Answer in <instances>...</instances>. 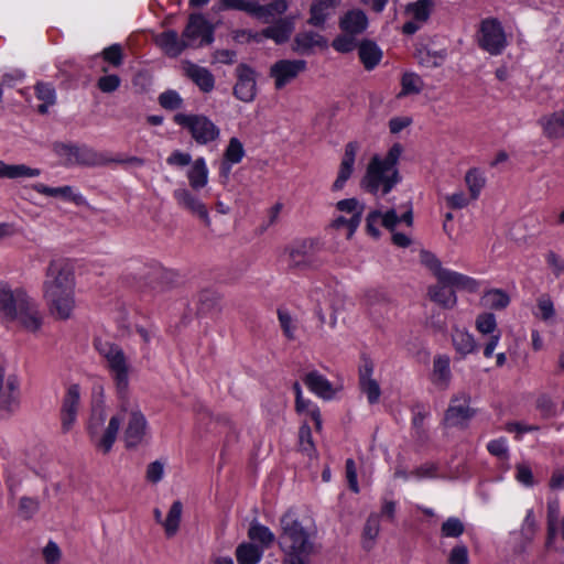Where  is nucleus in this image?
Segmentation results:
<instances>
[{"label":"nucleus","instance_id":"54","mask_svg":"<svg viewBox=\"0 0 564 564\" xmlns=\"http://www.w3.org/2000/svg\"><path fill=\"white\" fill-rule=\"evenodd\" d=\"M159 105L165 110L174 111L183 108L184 100L181 95L173 89H167L159 95Z\"/></svg>","mask_w":564,"mask_h":564},{"label":"nucleus","instance_id":"49","mask_svg":"<svg viewBox=\"0 0 564 564\" xmlns=\"http://www.w3.org/2000/svg\"><path fill=\"white\" fill-rule=\"evenodd\" d=\"M481 300L486 307L492 310H503L510 303L509 295L500 289H492L487 291Z\"/></svg>","mask_w":564,"mask_h":564},{"label":"nucleus","instance_id":"7","mask_svg":"<svg viewBox=\"0 0 564 564\" xmlns=\"http://www.w3.org/2000/svg\"><path fill=\"white\" fill-rule=\"evenodd\" d=\"M403 221L408 227L413 225V210L410 203L404 207V212L399 215L394 207L382 209L381 206L371 210L366 218V228L369 235L375 238L380 236L378 225H381L389 231L393 232L399 223Z\"/></svg>","mask_w":564,"mask_h":564},{"label":"nucleus","instance_id":"64","mask_svg":"<svg viewBox=\"0 0 564 564\" xmlns=\"http://www.w3.org/2000/svg\"><path fill=\"white\" fill-rule=\"evenodd\" d=\"M448 564H469L468 549L464 544L454 546L448 555Z\"/></svg>","mask_w":564,"mask_h":564},{"label":"nucleus","instance_id":"6","mask_svg":"<svg viewBox=\"0 0 564 564\" xmlns=\"http://www.w3.org/2000/svg\"><path fill=\"white\" fill-rule=\"evenodd\" d=\"M96 349L106 359L108 368L110 369L118 395L128 394V364L123 350L116 344L109 341L97 340L95 343Z\"/></svg>","mask_w":564,"mask_h":564},{"label":"nucleus","instance_id":"34","mask_svg":"<svg viewBox=\"0 0 564 564\" xmlns=\"http://www.w3.org/2000/svg\"><path fill=\"white\" fill-rule=\"evenodd\" d=\"M544 134L549 139L564 137V110L553 112L540 119Z\"/></svg>","mask_w":564,"mask_h":564},{"label":"nucleus","instance_id":"28","mask_svg":"<svg viewBox=\"0 0 564 564\" xmlns=\"http://www.w3.org/2000/svg\"><path fill=\"white\" fill-rule=\"evenodd\" d=\"M431 380L440 389H447L452 380L451 360L448 356L438 355L433 359Z\"/></svg>","mask_w":564,"mask_h":564},{"label":"nucleus","instance_id":"15","mask_svg":"<svg viewBox=\"0 0 564 564\" xmlns=\"http://www.w3.org/2000/svg\"><path fill=\"white\" fill-rule=\"evenodd\" d=\"M19 408V382L0 366V415L13 413Z\"/></svg>","mask_w":564,"mask_h":564},{"label":"nucleus","instance_id":"55","mask_svg":"<svg viewBox=\"0 0 564 564\" xmlns=\"http://www.w3.org/2000/svg\"><path fill=\"white\" fill-rule=\"evenodd\" d=\"M356 37L348 32H343L333 41L332 46L339 53H349L358 47Z\"/></svg>","mask_w":564,"mask_h":564},{"label":"nucleus","instance_id":"41","mask_svg":"<svg viewBox=\"0 0 564 564\" xmlns=\"http://www.w3.org/2000/svg\"><path fill=\"white\" fill-rule=\"evenodd\" d=\"M238 564H258L263 555V550L258 544L243 542L235 552Z\"/></svg>","mask_w":564,"mask_h":564},{"label":"nucleus","instance_id":"60","mask_svg":"<svg viewBox=\"0 0 564 564\" xmlns=\"http://www.w3.org/2000/svg\"><path fill=\"white\" fill-rule=\"evenodd\" d=\"M260 8L263 9V13L257 15V18L268 22L270 17L284 13L288 9V2L285 0H274L268 6L260 4Z\"/></svg>","mask_w":564,"mask_h":564},{"label":"nucleus","instance_id":"52","mask_svg":"<svg viewBox=\"0 0 564 564\" xmlns=\"http://www.w3.org/2000/svg\"><path fill=\"white\" fill-rule=\"evenodd\" d=\"M295 410L300 414H307L312 417L315 423V429L321 431L322 429V419L321 412L317 405L312 403L311 400L304 399L303 397L299 400H295Z\"/></svg>","mask_w":564,"mask_h":564},{"label":"nucleus","instance_id":"13","mask_svg":"<svg viewBox=\"0 0 564 564\" xmlns=\"http://www.w3.org/2000/svg\"><path fill=\"white\" fill-rule=\"evenodd\" d=\"M26 296L23 289L13 290L8 284L0 283V317L6 322H14L19 307L26 304Z\"/></svg>","mask_w":564,"mask_h":564},{"label":"nucleus","instance_id":"16","mask_svg":"<svg viewBox=\"0 0 564 564\" xmlns=\"http://www.w3.org/2000/svg\"><path fill=\"white\" fill-rule=\"evenodd\" d=\"M470 398L466 393L453 397L444 421L448 426H465L474 416L475 411L469 406Z\"/></svg>","mask_w":564,"mask_h":564},{"label":"nucleus","instance_id":"14","mask_svg":"<svg viewBox=\"0 0 564 564\" xmlns=\"http://www.w3.org/2000/svg\"><path fill=\"white\" fill-rule=\"evenodd\" d=\"M80 397V387L77 383L67 387L61 406V425L64 434L68 433L77 421Z\"/></svg>","mask_w":564,"mask_h":564},{"label":"nucleus","instance_id":"35","mask_svg":"<svg viewBox=\"0 0 564 564\" xmlns=\"http://www.w3.org/2000/svg\"><path fill=\"white\" fill-rule=\"evenodd\" d=\"M358 55L367 70L373 69L382 58L379 46L369 40H365L358 45Z\"/></svg>","mask_w":564,"mask_h":564},{"label":"nucleus","instance_id":"30","mask_svg":"<svg viewBox=\"0 0 564 564\" xmlns=\"http://www.w3.org/2000/svg\"><path fill=\"white\" fill-rule=\"evenodd\" d=\"M441 284L447 285L449 289L466 290L469 292L476 291L478 283L473 278L462 274L459 272L445 269L440 273L437 280Z\"/></svg>","mask_w":564,"mask_h":564},{"label":"nucleus","instance_id":"58","mask_svg":"<svg viewBox=\"0 0 564 564\" xmlns=\"http://www.w3.org/2000/svg\"><path fill=\"white\" fill-rule=\"evenodd\" d=\"M339 212L352 214L351 216H359L361 223V216L365 210V205L356 198L341 199L336 204Z\"/></svg>","mask_w":564,"mask_h":564},{"label":"nucleus","instance_id":"51","mask_svg":"<svg viewBox=\"0 0 564 564\" xmlns=\"http://www.w3.org/2000/svg\"><path fill=\"white\" fill-rule=\"evenodd\" d=\"M401 86L402 89L398 95L399 98L408 95L420 94L423 89L424 83L419 75L414 73H405L401 78Z\"/></svg>","mask_w":564,"mask_h":564},{"label":"nucleus","instance_id":"53","mask_svg":"<svg viewBox=\"0 0 564 564\" xmlns=\"http://www.w3.org/2000/svg\"><path fill=\"white\" fill-rule=\"evenodd\" d=\"M465 183L468 187L470 198L477 199L485 186L486 180L478 170L471 169L465 175Z\"/></svg>","mask_w":564,"mask_h":564},{"label":"nucleus","instance_id":"47","mask_svg":"<svg viewBox=\"0 0 564 564\" xmlns=\"http://www.w3.org/2000/svg\"><path fill=\"white\" fill-rule=\"evenodd\" d=\"M35 94L37 99L43 101L37 107L40 113H46L50 106H53L56 101V93L52 85L45 83H39L35 86Z\"/></svg>","mask_w":564,"mask_h":564},{"label":"nucleus","instance_id":"17","mask_svg":"<svg viewBox=\"0 0 564 564\" xmlns=\"http://www.w3.org/2000/svg\"><path fill=\"white\" fill-rule=\"evenodd\" d=\"M236 77L234 96L243 102H251L257 95L254 70L246 64H240L236 68Z\"/></svg>","mask_w":564,"mask_h":564},{"label":"nucleus","instance_id":"2","mask_svg":"<svg viewBox=\"0 0 564 564\" xmlns=\"http://www.w3.org/2000/svg\"><path fill=\"white\" fill-rule=\"evenodd\" d=\"M402 150V145L395 143L384 156L373 155L360 180V187L372 195H387L401 181L398 162Z\"/></svg>","mask_w":564,"mask_h":564},{"label":"nucleus","instance_id":"38","mask_svg":"<svg viewBox=\"0 0 564 564\" xmlns=\"http://www.w3.org/2000/svg\"><path fill=\"white\" fill-rule=\"evenodd\" d=\"M245 154L246 152L241 141L235 137L230 138L224 152V161L221 163L223 172L229 173L231 165L240 163Z\"/></svg>","mask_w":564,"mask_h":564},{"label":"nucleus","instance_id":"40","mask_svg":"<svg viewBox=\"0 0 564 564\" xmlns=\"http://www.w3.org/2000/svg\"><path fill=\"white\" fill-rule=\"evenodd\" d=\"M218 11L238 10L247 12L257 18L263 13L260 4L253 0H218L216 4Z\"/></svg>","mask_w":564,"mask_h":564},{"label":"nucleus","instance_id":"48","mask_svg":"<svg viewBox=\"0 0 564 564\" xmlns=\"http://www.w3.org/2000/svg\"><path fill=\"white\" fill-rule=\"evenodd\" d=\"M434 3L432 0H417L406 6L409 13L415 21L424 23L429 20Z\"/></svg>","mask_w":564,"mask_h":564},{"label":"nucleus","instance_id":"37","mask_svg":"<svg viewBox=\"0 0 564 564\" xmlns=\"http://www.w3.org/2000/svg\"><path fill=\"white\" fill-rule=\"evenodd\" d=\"M372 366L370 364L365 365L360 370L359 383L362 392L367 395L369 403L373 404L379 401L381 391L378 382L371 378Z\"/></svg>","mask_w":564,"mask_h":564},{"label":"nucleus","instance_id":"56","mask_svg":"<svg viewBox=\"0 0 564 564\" xmlns=\"http://www.w3.org/2000/svg\"><path fill=\"white\" fill-rule=\"evenodd\" d=\"M300 449L308 457H314L316 449L312 438L311 427L304 423L299 431Z\"/></svg>","mask_w":564,"mask_h":564},{"label":"nucleus","instance_id":"29","mask_svg":"<svg viewBox=\"0 0 564 564\" xmlns=\"http://www.w3.org/2000/svg\"><path fill=\"white\" fill-rule=\"evenodd\" d=\"M21 325L28 330L35 332L42 325V317L35 302L28 295L26 304L19 307L18 318Z\"/></svg>","mask_w":564,"mask_h":564},{"label":"nucleus","instance_id":"32","mask_svg":"<svg viewBox=\"0 0 564 564\" xmlns=\"http://www.w3.org/2000/svg\"><path fill=\"white\" fill-rule=\"evenodd\" d=\"M208 169L204 158H197L187 171L188 189L200 191L208 184Z\"/></svg>","mask_w":564,"mask_h":564},{"label":"nucleus","instance_id":"31","mask_svg":"<svg viewBox=\"0 0 564 564\" xmlns=\"http://www.w3.org/2000/svg\"><path fill=\"white\" fill-rule=\"evenodd\" d=\"M33 189L39 194L51 196V197H59L64 200L73 202L76 205H79L84 202L83 196L75 192L74 187L69 185L59 186V187H50L47 185L37 183L33 185Z\"/></svg>","mask_w":564,"mask_h":564},{"label":"nucleus","instance_id":"33","mask_svg":"<svg viewBox=\"0 0 564 564\" xmlns=\"http://www.w3.org/2000/svg\"><path fill=\"white\" fill-rule=\"evenodd\" d=\"M294 30V23L290 19H281L271 26L265 28L260 33L261 39L267 37L273 40L278 44L285 43Z\"/></svg>","mask_w":564,"mask_h":564},{"label":"nucleus","instance_id":"10","mask_svg":"<svg viewBox=\"0 0 564 564\" xmlns=\"http://www.w3.org/2000/svg\"><path fill=\"white\" fill-rule=\"evenodd\" d=\"M479 46L491 55L500 54L507 45L506 34L500 23L494 19H487L481 22Z\"/></svg>","mask_w":564,"mask_h":564},{"label":"nucleus","instance_id":"23","mask_svg":"<svg viewBox=\"0 0 564 564\" xmlns=\"http://www.w3.org/2000/svg\"><path fill=\"white\" fill-rule=\"evenodd\" d=\"M183 70L185 76L188 77L203 93H210L214 89L215 77L206 67L192 62H184Z\"/></svg>","mask_w":564,"mask_h":564},{"label":"nucleus","instance_id":"43","mask_svg":"<svg viewBox=\"0 0 564 564\" xmlns=\"http://www.w3.org/2000/svg\"><path fill=\"white\" fill-rule=\"evenodd\" d=\"M452 338L456 351L462 356H466L476 351L477 345L474 336L470 333L456 328L453 332Z\"/></svg>","mask_w":564,"mask_h":564},{"label":"nucleus","instance_id":"9","mask_svg":"<svg viewBox=\"0 0 564 564\" xmlns=\"http://www.w3.org/2000/svg\"><path fill=\"white\" fill-rule=\"evenodd\" d=\"M173 197L180 209L199 219L206 227L212 225L209 209L203 202L199 191L180 187L174 189Z\"/></svg>","mask_w":564,"mask_h":564},{"label":"nucleus","instance_id":"44","mask_svg":"<svg viewBox=\"0 0 564 564\" xmlns=\"http://www.w3.org/2000/svg\"><path fill=\"white\" fill-rule=\"evenodd\" d=\"M248 538L251 541L259 543V546L262 547L263 551L269 547L275 539L272 531L260 523H251L248 530Z\"/></svg>","mask_w":564,"mask_h":564},{"label":"nucleus","instance_id":"62","mask_svg":"<svg viewBox=\"0 0 564 564\" xmlns=\"http://www.w3.org/2000/svg\"><path fill=\"white\" fill-rule=\"evenodd\" d=\"M102 58L108 62L109 64L118 67L122 64L123 61V54L122 48L119 44H112L108 47H106L102 53Z\"/></svg>","mask_w":564,"mask_h":564},{"label":"nucleus","instance_id":"63","mask_svg":"<svg viewBox=\"0 0 564 564\" xmlns=\"http://www.w3.org/2000/svg\"><path fill=\"white\" fill-rule=\"evenodd\" d=\"M167 274L163 271H154L150 276L149 286L152 293L159 294L167 290Z\"/></svg>","mask_w":564,"mask_h":564},{"label":"nucleus","instance_id":"8","mask_svg":"<svg viewBox=\"0 0 564 564\" xmlns=\"http://www.w3.org/2000/svg\"><path fill=\"white\" fill-rule=\"evenodd\" d=\"M53 151L64 160L65 165L96 166L106 163L102 154L86 145L55 143Z\"/></svg>","mask_w":564,"mask_h":564},{"label":"nucleus","instance_id":"59","mask_svg":"<svg viewBox=\"0 0 564 564\" xmlns=\"http://www.w3.org/2000/svg\"><path fill=\"white\" fill-rule=\"evenodd\" d=\"M464 524L458 518H448L441 528L442 535L446 538H458L464 533Z\"/></svg>","mask_w":564,"mask_h":564},{"label":"nucleus","instance_id":"18","mask_svg":"<svg viewBox=\"0 0 564 564\" xmlns=\"http://www.w3.org/2000/svg\"><path fill=\"white\" fill-rule=\"evenodd\" d=\"M288 257V265L291 270L305 271L314 269L318 265L314 254L310 252L305 242L297 243L285 248Z\"/></svg>","mask_w":564,"mask_h":564},{"label":"nucleus","instance_id":"22","mask_svg":"<svg viewBox=\"0 0 564 564\" xmlns=\"http://www.w3.org/2000/svg\"><path fill=\"white\" fill-rule=\"evenodd\" d=\"M50 315L56 321H67L72 318L76 307L75 293L66 294L44 300Z\"/></svg>","mask_w":564,"mask_h":564},{"label":"nucleus","instance_id":"11","mask_svg":"<svg viewBox=\"0 0 564 564\" xmlns=\"http://www.w3.org/2000/svg\"><path fill=\"white\" fill-rule=\"evenodd\" d=\"M304 59H279L270 67L269 75L274 82L275 89H282L305 72Z\"/></svg>","mask_w":564,"mask_h":564},{"label":"nucleus","instance_id":"3","mask_svg":"<svg viewBox=\"0 0 564 564\" xmlns=\"http://www.w3.org/2000/svg\"><path fill=\"white\" fill-rule=\"evenodd\" d=\"M280 524V546L286 556H307L314 552L312 534L302 525L294 512L284 513Z\"/></svg>","mask_w":564,"mask_h":564},{"label":"nucleus","instance_id":"20","mask_svg":"<svg viewBox=\"0 0 564 564\" xmlns=\"http://www.w3.org/2000/svg\"><path fill=\"white\" fill-rule=\"evenodd\" d=\"M321 293L322 292L318 289H315L311 292L312 300H314L316 302L315 313L322 324H328L329 327L334 328L337 324V315L345 308V297L337 293L329 294L330 295L329 306H330L332 313H330L329 321L327 322L325 310L322 306L321 301H319Z\"/></svg>","mask_w":564,"mask_h":564},{"label":"nucleus","instance_id":"61","mask_svg":"<svg viewBox=\"0 0 564 564\" xmlns=\"http://www.w3.org/2000/svg\"><path fill=\"white\" fill-rule=\"evenodd\" d=\"M420 262L430 269L437 279L440 278V273L445 270L442 268V264L436 256L426 250H422L420 252Z\"/></svg>","mask_w":564,"mask_h":564},{"label":"nucleus","instance_id":"42","mask_svg":"<svg viewBox=\"0 0 564 564\" xmlns=\"http://www.w3.org/2000/svg\"><path fill=\"white\" fill-rule=\"evenodd\" d=\"M1 175L6 178H25V177H37L41 174V170L30 167L25 164H7L0 161Z\"/></svg>","mask_w":564,"mask_h":564},{"label":"nucleus","instance_id":"26","mask_svg":"<svg viewBox=\"0 0 564 564\" xmlns=\"http://www.w3.org/2000/svg\"><path fill=\"white\" fill-rule=\"evenodd\" d=\"M154 42L170 57H177L187 47L184 37H180L174 30L158 34Z\"/></svg>","mask_w":564,"mask_h":564},{"label":"nucleus","instance_id":"39","mask_svg":"<svg viewBox=\"0 0 564 564\" xmlns=\"http://www.w3.org/2000/svg\"><path fill=\"white\" fill-rule=\"evenodd\" d=\"M429 296L444 308H453L457 303L455 291L440 282L429 288Z\"/></svg>","mask_w":564,"mask_h":564},{"label":"nucleus","instance_id":"24","mask_svg":"<svg viewBox=\"0 0 564 564\" xmlns=\"http://www.w3.org/2000/svg\"><path fill=\"white\" fill-rule=\"evenodd\" d=\"M338 24L341 32L358 36L367 30L368 18L361 9H351L339 18Z\"/></svg>","mask_w":564,"mask_h":564},{"label":"nucleus","instance_id":"5","mask_svg":"<svg viewBox=\"0 0 564 564\" xmlns=\"http://www.w3.org/2000/svg\"><path fill=\"white\" fill-rule=\"evenodd\" d=\"M173 121L185 129L199 145L215 142L220 137L218 126L210 118L202 113L177 112L173 117Z\"/></svg>","mask_w":564,"mask_h":564},{"label":"nucleus","instance_id":"45","mask_svg":"<svg viewBox=\"0 0 564 564\" xmlns=\"http://www.w3.org/2000/svg\"><path fill=\"white\" fill-rule=\"evenodd\" d=\"M182 512H183L182 502L178 500L174 501L167 512L166 519L164 520V522H162V525L165 530V534L167 536L171 538L176 534L178 527H180Z\"/></svg>","mask_w":564,"mask_h":564},{"label":"nucleus","instance_id":"46","mask_svg":"<svg viewBox=\"0 0 564 564\" xmlns=\"http://www.w3.org/2000/svg\"><path fill=\"white\" fill-rule=\"evenodd\" d=\"M379 532H380L379 514L372 513L368 517L365 528H364V532H362V545L365 549L370 550L373 546L375 541H376L377 536L379 535Z\"/></svg>","mask_w":564,"mask_h":564},{"label":"nucleus","instance_id":"25","mask_svg":"<svg viewBox=\"0 0 564 564\" xmlns=\"http://www.w3.org/2000/svg\"><path fill=\"white\" fill-rule=\"evenodd\" d=\"M302 380L314 394L324 400H330L336 393L333 383L318 371L307 372Z\"/></svg>","mask_w":564,"mask_h":564},{"label":"nucleus","instance_id":"4","mask_svg":"<svg viewBox=\"0 0 564 564\" xmlns=\"http://www.w3.org/2000/svg\"><path fill=\"white\" fill-rule=\"evenodd\" d=\"M75 272L65 259H53L45 269L42 285L43 299L75 293Z\"/></svg>","mask_w":564,"mask_h":564},{"label":"nucleus","instance_id":"27","mask_svg":"<svg viewBox=\"0 0 564 564\" xmlns=\"http://www.w3.org/2000/svg\"><path fill=\"white\" fill-rule=\"evenodd\" d=\"M340 4V0H316L310 9L308 23L314 26H323L328 18H330L336 8Z\"/></svg>","mask_w":564,"mask_h":564},{"label":"nucleus","instance_id":"50","mask_svg":"<svg viewBox=\"0 0 564 564\" xmlns=\"http://www.w3.org/2000/svg\"><path fill=\"white\" fill-rule=\"evenodd\" d=\"M560 517V506L556 501L549 502L547 505V539H546V547H552L558 524Z\"/></svg>","mask_w":564,"mask_h":564},{"label":"nucleus","instance_id":"12","mask_svg":"<svg viewBox=\"0 0 564 564\" xmlns=\"http://www.w3.org/2000/svg\"><path fill=\"white\" fill-rule=\"evenodd\" d=\"M187 47H199L213 42V28L203 15L192 14L183 31Z\"/></svg>","mask_w":564,"mask_h":564},{"label":"nucleus","instance_id":"21","mask_svg":"<svg viewBox=\"0 0 564 564\" xmlns=\"http://www.w3.org/2000/svg\"><path fill=\"white\" fill-rule=\"evenodd\" d=\"M476 329L484 335H491L484 347V356L490 358L500 340V333L497 332L496 317L491 313H482L476 318Z\"/></svg>","mask_w":564,"mask_h":564},{"label":"nucleus","instance_id":"36","mask_svg":"<svg viewBox=\"0 0 564 564\" xmlns=\"http://www.w3.org/2000/svg\"><path fill=\"white\" fill-rule=\"evenodd\" d=\"M327 41L321 34L313 31H304L294 37L293 50L299 53H305L313 47H326Z\"/></svg>","mask_w":564,"mask_h":564},{"label":"nucleus","instance_id":"1","mask_svg":"<svg viewBox=\"0 0 564 564\" xmlns=\"http://www.w3.org/2000/svg\"><path fill=\"white\" fill-rule=\"evenodd\" d=\"M106 416L104 406L98 404L93 408L87 425L89 440L98 452L106 455L111 451L123 422L122 440L128 449L137 448L144 442L148 421L138 402L129 394L119 397L118 411L109 419L107 426Z\"/></svg>","mask_w":564,"mask_h":564},{"label":"nucleus","instance_id":"19","mask_svg":"<svg viewBox=\"0 0 564 564\" xmlns=\"http://www.w3.org/2000/svg\"><path fill=\"white\" fill-rule=\"evenodd\" d=\"M360 144L357 141H350L345 145L344 154L340 160L337 177L333 184L334 191H340L345 183L350 178L355 170V162Z\"/></svg>","mask_w":564,"mask_h":564},{"label":"nucleus","instance_id":"57","mask_svg":"<svg viewBox=\"0 0 564 564\" xmlns=\"http://www.w3.org/2000/svg\"><path fill=\"white\" fill-rule=\"evenodd\" d=\"M278 318H279L280 326L283 330L284 336L290 340H294L296 323L293 319V317L291 316V314L288 311L279 310Z\"/></svg>","mask_w":564,"mask_h":564}]
</instances>
